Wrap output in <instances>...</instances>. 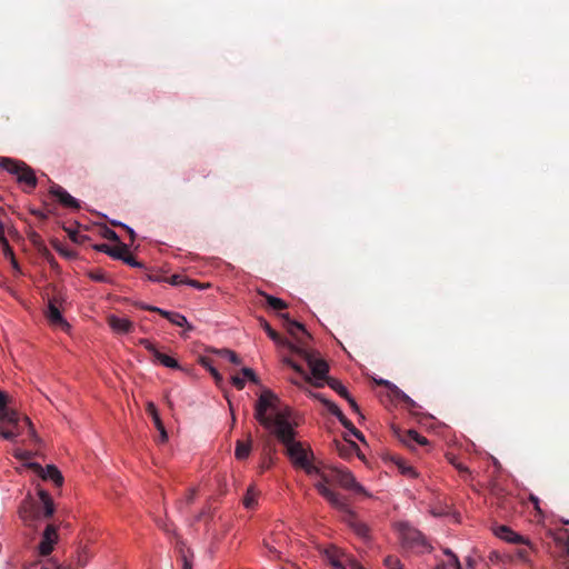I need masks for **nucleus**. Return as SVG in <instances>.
<instances>
[{
    "instance_id": "3c124183",
    "label": "nucleus",
    "mask_w": 569,
    "mask_h": 569,
    "mask_svg": "<svg viewBox=\"0 0 569 569\" xmlns=\"http://www.w3.org/2000/svg\"><path fill=\"white\" fill-rule=\"evenodd\" d=\"M345 399L348 401V403L350 405L351 409L362 417V415L360 413L359 406L356 402V400L353 399V397L350 393H348V396L345 397Z\"/></svg>"
},
{
    "instance_id": "e433bc0d",
    "label": "nucleus",
    "mask_w": 569,
    "mask_h": 569,
    "mask_svg": "<svg viewBox=\"0 0 569 569\" xmlns=\"http://www.w3.org/2000/svg\"><path fill=\"white\" fill-rule=\"evenodd\" d=\"M0 248L2 250L4 258L13 260L14 253L4 236V230H0Z\"/></svg>"
},
{
    "instance_id": "79ce46f5",
    "label": "nucleus",
    "mask_w": 569,
    "mask_h": 569,
    "mask_svg": "<svg viewBox=\"0 0 569 569\" xmlns=\"http://www.w3.org/2000/svg\"><path fill=\"white\" fill-rule=\"evenodd\" d=\"M121 260L131 266V267H134V268H141L142 267V263L137 261L136 258L128 251H126V253H123Z\"/></svg>"
},
{
    "instance_id": "680f3d73",
    "label": "nucleus",
    "mask_w": 569,
    "mask_h": 569,
    "mask_svg": "<svg viewBox=\"0 0 569 569\" xmlns=\"http://www.w3.org/2000/svg\"><path fill=\"white\" fill-rule=\"evenodd\" d=\"M104 238H107L108 240H112V241H118L119 240V237L116 233V231H113L111 229H107L106 230Z\"/></svg>"
},
{
    "instance_id": "20e7f679",
    "label": "nucleus",
    "mask_w": 569,
    "mask_h": 569,
    "mask_svg": "<svg viewBox=\"0 0 569 569\" xmlns=\"http://www.w3.org/2000/svg\"><path fill=\"white\" fill-rule=\"evenodd\" d=\"M397 531L400 546L405 551L417 555L431 552L432 546L416 528L406 522H400L397 525Z\"/></svg>"
},
{
    "instance_id": "c9c22d12",
    "label": "nucleus",
    "mask_w": 569,
    "mask_h": 569,
    "mask_svg": "<svg viewBox=\"0 0 569 569\" xmlns=\"http://www.w3.org/2000/svg\"><path fill=\"white\" fill-rule=\"evenodd\" d=\"M315 398H317L318 400H320L328 409V411L333 415L335 417L337 416H340L341 415V410L340 408L332 401L326 399L320 393H315L313 395Z\"/></svg>"
},
{
    "instance_id": "6e6d98bb",
    "label": "nucleus",
    "mask_w": 569,
    "mask_h": 569,
    "mask_svg": "<svg viewBox=\"0 0 569 569\" xmlns=\"http://www.w3.org/2000/svg\"><path fill=\"white\" fill-rule=\"evenodd\" d=\"M69 237L72 241L74 242H82L84 236L79 233L78 231H74V230H70L69 231Z\"/></svg>"
},
{
    "instance_id": "49530a36",
    "label": "nucleus",
    "mask_w": 569,
    "mask_h": 569,
    "mask_svg": "<svg viewBox=\"0 0 569 569\" xmlns=\"http://www.w3.org/2000/svg\"><path fill=\"white\" fill-rule=\"evenodd\" d=\"M22 422L28 427L30 437L33 440L38 441L39 439H38V436L36 433V430L33 428V425H32L31 420L28 417H23L22 418Z\"/></svg>"
},
{
    "instance_id": "1a4fd4ad",
    "label": "nucleus",
    "mask_w": 569,
    "mask_h": 569,
    "mask_svg": "<svg viewBox=\"0 0 569 569\" xmlns=\"http://www.w3.org/2000/svg\"><path fill=\"white\" fill-rule=\"evenodd\" d=\"M397 436L399 441L410 449H416L417 447H426L429 445V441L426 437L417 432L416 430H408L406 432H397L393 429V436Z\"/></svg>"
},
{
    "instance_id": "f03ea898",
    "label": "nucleus",
    "mask_w": 569,
    "mask_h": 569,
    "mask_svg": "<svg viewBox=\"0 0 569 569\" xmlns=\"http://www.w3.org/2000/svg\"><path fill=\"white\" fill-rule=\"evenodd\" d=\"M318 481L315 482V487L318 492L335 508L338 510H347V500L340 493L331 490L328 485L336 482L346 490H351L356 493H362L367 496L365 488L356 480L355 476L347 469L333 468H320V472L317 475Z\"/></svg>"
},
{
    "instance_id": "2f4dec72",
    "label": "nucleus",
    "mask_w": 569,
    "mask_h": 569,
    "mask_svg": "<svg viewBox=\"0 0 569 569\" xmlns=\"http://www.w3.org/2000/svg\"><path fill=\"white\" fill-rule=\"evenodd\" d=\"M21 435V426L20 422H18V428H13L12 426L2 427V430H0V436L9 441H14L19 436Z\"/></svg>"
},
{
    "instance_id": "393cba45",
    "label": "nucleus",
    "mask_w": 569,
    "mask_h": 569,
    "mask_svg": "<svg viewBox=\"0 0 569 569\" xmlns=\"http://www.w3.org/2000/svg\"><path fill=\"white\" fill-rule=\"evenodd\" d=\"M23 164H24V162H22V161H18V160L4 158V157L0 158V168L4 169L7 172H9L16 177H18L19 171Z\"/></svg>"
},
{
    "instance_id": "13d9d810",
    "label": "nucleus",
    "mask_w": 569,
    "mask_h": 569,
    "mask_svg": "<svg viewBox=\"0 0 569 569\" xmlns=\"http://www.w3.org/2000/svg\"><path fill=\"white\" fill-rule=\"evenodd\" d=\"M114 224H116V226H120V227L124 228V229L128 231L129 236H130V241H131V242H133V241H134V239H136V232H134V230H133L131 227H129V226H127V224H124V223H122V222H118V223H114Z\"/></svg>"
},
{
    "instance_id": "f8f14e48",
    "label": "nucleus",
    "mask_w": 569,
    "mask_h": 569,
    "mask_svg": "<svg viewBox=\"0 0 569 569\" xmlns=\"http://www.w3.org/2000/svg\"><path fill=\"white\" fill-rule=\"evenodd\" d=\"M50 194L58 199L61 206L70 209H79L80 204L76 198L67 192L61 186L53 184L49 190Z\"/></svg>"
},
{
    "instance_id": "864d4df0",
    "label": "nucleus",
    "mask_w": 569,
    "mask_h": 569,
    "mask_svg": "<svg viewBox=\"0 0 569 569\" xmlns=\"http://www.w3.org/2000/svg\"><path fill=\"white\" fill-rule=\"evenodd\" d=\"M147 278H148L150 281H152V282H166V281H167V278L161 277L160 274H158V273H153V272L148 273V274H147Z\"/></svg>"
},
{
    "instance_id": "5701e85b",
    "label": "nucleus",
    "mask_w": 569,
    "mask_h": 569,
    "mask_svg": "<svg viewBox=\"0 0 569 569\" xmlns=\"http://www.w3.org/2000/svg\"><path fill=\"white\" fill-rule=\"evenodd\" d=\"M342 511L347 513V516H348L347 521H348L349 526L353 529V531L359 537L367 538L368 537V527L365 523L356 520L355 515L351 512L348 505H347V510H342Z\"/></svg>"
},
{
    "instance_id": "473e14b6",
    "label": "nucleus",
    "mask_w": 569,
    "mask_h": 569,
    "mask_svg": "<svg viewBox=\"0 0 569 569\" xmlns=\"http://www.w3.org/2000/svg\"><path fill=\"white\" fill-rule=\"evenodd\" d=\"M91 557L92 555L90 550L87 547H81L76 556L77 566L81 568L86 567L89 563Z\"/></svg>"
},
{
    "instance_id": "4468645a",
    "label": "nucleus",
    "mask_w": 569,
    "mask_h": 569,
    "mask_svg": "<svg viewBox=\"0 0 569 569\" xmlns=\"http://www.w3.org/2000/svg\"><path fill=\"white\" fill-rule=\"evenodd\" d=\"M107 322L112 331L118 335L128 333L133 328V323L128 318L118 317L116 315L108 316Z\"/></svg>"
},
{
    "instance_id": "bf43d9fd",
    "label": "nucleus",
    "mask_w": 569,
    "mask_h": 569,
    "mask_svg": "<svg viewBox=\"0 0 569 569\" xmlns=\"http://www.w3.org/2000/svg\"><path fill=\"white\" fill-rule=\"evenodd\" d=\"M232 385L237 389L241 390L244 387V380L242 378H240V377L234 376V377H232Z\"/></svg>"
},
{
    "instance_id": "c85d7f7f",
    "label": "nucleus",
    "mask_w": 569,
    "mask_h": 569,
    "mask_svg": "<svg viewBox=\"0 0 569 569\" xmlns=\"http://www.w3.org/2000/svg\"><path fill=\"white\" fill-rule=\"evenodd\" d=\"M251 452V443L250 441L243 442L238 440L236 443L234 456L238 460H244L249 457Z\"/></svg>"
},
{
    "instance_id": "72a5a7b5",
    "label": "nucleus",
    "mask_w": 569,
    "mask_h": 569,
    "mask_svg": "<svg viewBox=\"0 0 569 569\" xmlns=\"http://www.w3.org/2000/svg\"><path fill=\"white\" fill-rule=\"evenodd\" d=\"M162 366L171 369L179 368L178 361L172 357L164 355L162 352H157L154 357Z\"/></svg>"
},
{
    "instance_id": "c03bdc74",
    "label": "nucleus",
    "mask_w": 569,
    "mask_h": 569,
    "mask_svg": "<svg viewBox=\"0 0 569 569\" xmlns=\"http://www.w3.org/2000/svg\"><path fill=\"white\" fill-rule=\"evenodd\" d=\"M221 355H223L224 357L228 358V360L234 365H240L241 363V360L240 358L238 357V355L232 351V350H229V349H223L220 351Z\"/></svg>"
},
{
    "instance_id": "9b49d317",
    "label": "nucleus",
    "mask_w": 569,
    "mask_h": 569,
    "mask_svg": "<svg viewBox=\"0 0 569 569\" xmlns=\"http://www.w3.org/2000/svg\"><path fill=\"white\" fill-rule=\"evenodd\" d=\"M493 533L499 539L509 542V543H523L527 545L528 540L520 536L519 533L515 532L511 528L505 525L496 526L493 528Z\"/></svg>"
},
{
    "instance_id": "f257e3e1",
    "label": "nucleus",
    "mask_w": 569,
    "mask_h": 569,
    "mask_svg": "<svg viewBox=\"0 0 569 569\" xmlns=\"http://www.w3.org/2000/svg\"><path fill=\"white\" fill-rule=\"evenodd\" d=\"M279 403L280 399L274 392L263 390L254 406V419L284 446L286 455L295 468L317 477L320 467L312 463L315 456L311 448L296 439L291 409L280 408Z\"/></svg>"
},
{
    "instance_id": "37998d69",
    "label": "nucleus",
    "mask_w": 569,
    "mask_h": 569,
    "mask_svg": "<svg viewBox=\"0 0 569 569\" xmlns=\"http://www.w3.org/2000/svg\"><path fill=\"white\" fill-rule=\"evenodd\" d=\"M187 281H188L187 277H184L182 274H173L170 278H167L166 282L170 283L171 286H181V284H186Z\"/></svg>"
},
{
    "instance_id": "f704fd0d",
    "label": "nucleus",
    "mask_w": 569,
    "mask_h": 569,
    "mask_svg": "<svg viewBox=\"0 0 569 569\" xmlns=\"http://www.w3.org/2000/svg\"><path fill=\"white\" fill-rule=\"evenodd\" d=\"M315 398H317L318 400H320L328 409V411L333 415L335 417L337 416H340L341 415V410L340 408L332 401L326 399L320 393H315L313 395Z\"/></svg>"
},
{
    "instance_id": "8fccbe9b",
    "label": "nucleus",
    "mask_w": 569,
    "mask_h": 569,
    "mask_svg": "<svg viewBox=\"0 0 569 569\" xmlns=\"http://www.w3.org/2000/svg\"><path fill=\"white\" fill-rule=\"evenodd\" d=\"M193 555L191 553L190 557H188L187 553L182 555V569H192L193 562H192Z\"/></svg>"
},
{
    "instance_id": "052dcab7",
    "label": "nucleus",
    "mask_w": 569,
    "mask_h": 569,
    "mask_svg": "<svg viewBox=\"0 0 569 569\" xmlns=\"http://www.w3.org/2000/svg\"><path fill=\"white\" fill-rule=\"evenodd\" d=\"M338 420L345 428L352 427V422L341 412L340 416H337Z\"/></svg>"
},
{
    "instance_id": "bb28decb",
    "label": "nucleus",
    "mask_w": 569,
    "mask_h": 569,
    "mask_svg": "<svg viewBox=\"0 0 569 569\" xmlns=\"http://www.w3.org/2000/svg\"><path fill=\"white\" fill-rule=\"evenodd\" d=\"M396 401H401L406 405V407L412 411L417 408L416 402L407 396L402 390H400L396 385H393V403Z\"/></svg>"
},
{
    "instance_id": "b1692460",
    "label": "nucleus",
    "mask_w": 569,
    "mask_h": 569,
    "mask_svg": "<svg viewBox=\"0 0 569 569\" xmlns=\"http://www.w3.org/2000/svg\"><path fill=\"white\" fill-rule=\"evenodd\" d=\"M260 496V491L257 489L254 485H250L247 489V492L243 497V506L247 509H253L258 505V498Z\"/></svg>"
},
{
    "instance_id": "de8ad7c7",
    "label": "nucleus",
    "mask_w": 569,
    "mask_h": 569,
    "mask_svg": "<svg viewBox=\"0 0 569 569\" xmlns=\"http://www.w3.org/2000/svg\"><path fill=\"white\" fill-rule=\"evenodd\" d=\"M242 373H243V376L246 378H248L253 383H256V385L259 383V379H258L257 375L254 373V371L251 368H243L242 369Z\"/></svg>"
},
{
    "instance_id": "cd10ccee",
    "label": "nucleus",
    "mask_w": 569,
    "mask_h": 569,
    "mask_svg": "<svg viewBox=\"0 0 569 569\" xmlns=\"http://www.w3.org/2000/svg\"><path fill=\"white\" fill-rule=\"evenodd\" d=\"M259 295L266 298L269 308H271L272 310L280 311L288 308L287 302L280 298L273 297L263 291H259Z\"/></svg>"
},
{
    "instance_id": "c756f323",
    "label": "nucleus",
    "mask_w": 569,
    "mask_h": 569,
    "mask_svg": "<svg viewBox=\"0 0 569 569\" xmlns=\"http://www.w3.org/2000/svg\"><path fill=\"white\" fill-rule=\"evenodd\" d=\"M446 458L448 462L452 465L463 478H467L471 475L469 468L461 463L455 455L447 453Z\"/></svg>"
},
{
    "instance_id": "4be33fe9",
    "label": "nucleus",
    "mask_w": 569,
    "mask_h": 569,
    "mask_svg": "<svg viewBox=\"0 0 569 569\" xmlns=\"http://www.w3.org/2000/svg\"><path fill=\"white\" fill-rule=\"evenodd\" d=\"M17 180L20 183H24L30 189H33L37 186L36 174H34L33 170L30 167H28L26 163L20 169Z\"/></svg>"
},
{
    "instance_id": "09e8293b",
    "label": "nucleus",
    "mask_w": 569,
    "mask_h": 569,
    "mask_svg": "<svg viewBox=\"0 0 569 569\" xmlns=\"http://www.w3.org/2000/svg\"><path fill=\"white\" fill-rule=\"evenodd\" d=\"M187 286H190V287H193L196 289H199V290H202V289H206V288H209L210 284L209 283H201L197 280H193V279H189L188 278V281L186 282Z\"/></svg>"
},
{
    "instance_id": "423d86ee",
    "label": "nucleus",
    "mask_w": 569,
    "mask_h": 569,
    "mask_svg": "<svg viewBox=\"0 0 569 569\" xmlns=\"http://www.w3.org/2000/svg\"><path fill=\"white\" fill-rule=\"evenodd\" d=\"M288 536L284 532H273L264 538L263 546L268 550L269 558L281 559L283 551L288 546Z\"/></svg>"
},
{
    "instance_id": "774afa93",
    "label": "nucleus",
    "mask_w": 569,
    "mask_h": 569,
    "mask_svg": "<svg viewBox=\"0 0 569 569\" xmlns=\"http://www.w3.org/2000/svg\"><path fill=\"white\" fill-rule=\"evenodd\" d=\"M198 171L203 178H208L211 173V171L207 168H200Z\"/></svg>"
},
{
    "instance_id": "a18cd8bd",
    "label": "nucleus",
    "mask_w": 569,
    "mask_h": 569,
    "mask_svg": "<svg viewBox=\"0 0 569 569\" xmlns=\"http://www.w3.org/2000/svg\"><path fill=\"white\" fill-rule=\"evenodd\" d=\"M139 343L143 346L150 353H152L153 357H156V353L159 352L154 345L148 339H140Z\"/></svg>"
},
{
    "instance_id": "dca6fc26",
    "label": "nucleus",
    "mask_w": 569,
    "mask_h": 569,
    "mask_svg": "<svg viewBox=\"0 0 569 569\" xmlns=\"http://www.w3.org/2000/svg\"><path fill=\"white\" fill-rule=\"evenodd\" d=\"M258 321H259V325L261 326V328L266 331V333L268 335V337L278 346H283V347H288L291 351L293 350V348L296 347L293 343L289 342L287 339L282 338L276 330H273L271 328V326L269 325V322L262 318V317H259L258 318Z\"/></svg>"
},
{
    "instance_id": "4d7b16f0",
    "label": "nucleus",
    "mask_w": 569,
    "mask_h": 569,
    "mask_svg": "<svg viewBox=\"0 0 569 569\" xmlns=\"http://www.w3.org/2000/svg\"><path fill=\"white\" fill-rule=\"evenodd\" d=\"M351 435H353L360 441H365V436L352 425V427L346 428Z\"/></svg>"
},
{
    "instance_id": "5fc2aeb1",
    "label": "nucleus",
    "mask_w": 569,
    "mask_h": 569,
    "mask_svg": "<svg viewBox=\"0 0 569 569\" xmlns=\"http://www.w3.org/2000/svg\"><path fill=\"white\" fill-rule=\"evenodd\" d=\"M41 569H71V568L60 566L57 563V561L51 560L48 563H46Z\"/></svg>"
},
{
    "instance_id": "69168bd1",
    "label": "nucleus",
    "mask_w": 569,
    "mask_h": 569,
    "mask_svg": "<svg viewBox=\"0 0 569 569\" xmlns=\"http://www.w3.org/2000/svg\"><path fill=\"white\" fill-rule=\"evenodd\" d=\"M373 381L377 383V385H382V386H386V387H389L390 386V381L389 380H385V379H377V378H372Z\"/></svg>"
},
{
    "instance_id": "39448f33",
    "label": "nucleus",
    "mask_w": 569,
    "mask_h": 569,
    "mask_svg": "<svg viewBox=\"0 0 569 569\" xmlns=\"http://www.w3.org/2000/svg\"><path fill=\"white\" fill-rule=\"evenodd\" d=\"M61 299L59 297H53L49 299L47 309L44 310V316L50 323V326L60 328L63 331H69L71 326L69 322L62 317L60 311Z\"/></svg>"
},
{
    "instance_id": "aec40b11",
    "label": "nucleus",
    "mask_w": 569,
    "mask_h": 569,
    "mask_svg": "<svg viewBox=\"0 0 569 569\" xmlns=\"http://www.w3.org/2000/svg\"><path fill=\"white\" fill-rule=\"evenodd\" d=\"M393 466H396L398 468L399 473L406 477L407 479L419 478V472L417 471V469L401 458L393 456Z\"/></svg>"
},
{
    "instance_id": "58836bf2",
    "label": "nucleus",
    "mask_w": 569,
    "mask_h": 569,
    "mask_svg": "<svg viewBox=\"0 0 569 569\" xmlns=\"http://www.w3.org/2000/svg\"><path fill=\"white\" fill-rule=\"evenodd\" d=\"M201 365L211 373V376L214 378L217 382H220L222 380L221 375L219 371L211 365L210 360L208 359H201Z\"/></svg>"
},
{
    "instance_id": "9d476101",
    "label": "nucleus",
    "mask_w": 569,
    "mask_h": 569,
    "mask_svg": "<svg viewBox=\"0 0 569 569\" xmlns=\"http://www.w3.org/2000/svg\"><path fill=\"white\" fill-rule=\"evenodd\" d=\"M58 541L57 528L53 525H48L42 533L41 541L39 543V553L41 556H48L52 552L54 545Z\"/></svg>"
},
{
    "instance_id": "7c9ffc66",
    "label": "nucleus",
    "mask_w": 569,
    "mask_h": 569,
    "mask_svg": "<svg viewBox=\"0 0 569 569\" xmlns=\"http://www.w3.org/2000/svg\"><path fill=\"white\" fill-rule=\"evenodd\" d=\"M280 317L286 321L287 330L290 335L296 336L299 331L306 332L303 325L291 320L288 313H281Z\"/></svg>"
},
{
    "instance_id": "0e129e2a",
    "label": "nucleus",
    "mask_w": 569,
    "mask_h": 569,
    "mask_svg": "<svg viewBox=\"0 0 569 569\" xmlns=\"http://www.w3.org/2000/svg\"><path fill=\"white\" fill-rule=\"evenodd\" d=\"M443 552L449 557V566L453 565V558L458 557L450 549H445Z\"/></svg>"
},
{
    "instance_id": "6ab92c4d",
    "label": "nucleus",
    "mask_w": 569,
    "mask_h": 569,
    "mask_svg": "<svg viewBox=\"0 0 569 569\" xmlns=\"http://www.w3.org/2000/svg\"><path fill=\"white\" fill-rule=\"evenodd\" d=\"M146 409H147V412L151 416L153 423H154L157 430L159 431V440L161 442H166L168 440V433H167V430L160 419L157 407L154 406L153 402L150 401L147 403Z\"/></svg>"
},
{
    "instance_id": "f3484780",
    "label": "nucleus",
    "mask_w": 569,
    "mask_h": 569,
    "mask_svg": "<svg viewBox=\"0 0 569 569\" xmlns=\"http://www.w3.org/2000/svg\"><path fill=\"white\" fill-rule=\"evenodd\" d=\"M335 447L341 458L349 459L353 455L360 457L359 447L356 442L345 439L343 441L336 440Z\"/></svg>"
},
{
    "instance_id": "ea45409f",
    "label": "nucleus",
    "mask_w": 569,
    "mask_h": 569,
    "mask_svg": "<svg viewBox=\"0 0 569 569\" xmlns=\"http://www.w3.org/2000/svg\"><path fill=\"white\" fill-rule=\"evenodd\" d=\"M284 363L290 366L296 372L300 373L305 380H310L309 375L302 369V367L300 365H298L293 360L287 358V359H284Z\"/></svg>"
},
{
    "instance_id": "ddd939ff",
    "label": "nucleus",
    "mask_w": 569,
    "mask_h": 569,
    "mask_svg": "<svg viewBox=\"0 0 569 569\" xmlns=\"http://www.w3.org/2000/svg\"><path fill=\"white\" fill-rule=\"evenodd\" d=\"M140 307L144 310H150V311L160 313L161 316L167 318L174 326H178V327L187 326L189 330L192 329V326H190L188 323L187 318L181 313L167 311V310L160 309L158 307H152V306L141 305Z\"/></svg>"
},
{
    "instance_id": "a878e982",
    "label": "nucleus",
    "mask_w": 569,
    "mask_h": 569,
    "mask_svg": "<svg viewBox=\"0 0 569 569\" xmlns=\"http://www.w3.org/2000/svg\"><path fill=\"white\" fill-rule=\"evenodd\" d=\"M38 496H39L41 502L43 503L44 516L51 517L54 512V505H53V500H52L51 496L43 489L38 490Z\"/></svg>"
},
{
    "instance_id": "0eeeda50",
    "label": "nucleus",
    "mask_w": 569,
    "mask_h": 569,
    "mask_svg": "<svg viewBox=\"0 0 569 569\" xmlns=\"http://www.w3.org/2000/svg\"><path fill=\"white\" fill-rule=\"evenodd\" d=\"M325 557L335 569H359V563L356 560L347 558L335 547L326 549Z\"/></svg>"
},
{
    "instance_id": "603ef678",
    "label": "nucleus",
    "mask_w": 569,
    "mask_h": 569,
    "mask_svg": "<svg viewBox=\"0 0 569 569\" xmlns=\"http://www.w3.org/2000/svg\"><path fill=\"white\" fill-rule=\"evenodd\" d=\"M529 500L532 502L533 507H535V510L540 515L542 516V510L540 508V499L535 496V495H530L529 496Z\"/></svg>"
},
{
    "instance_id": "a19ab883",
    "label": "nucleus",
    "mask_w": 569,
    "mask_h": 569,
    "mask_svg": "<svg viewBox=\"0 0 569 569\" xmlns=\"http://www.w3.org/2000/svg\"><path fill=\"white\" fill-rule=\"evenodd\" d=\"M53 247L54 249L60 253L62 254L63 257L66 258H74L76 257V253L73 250L71 249H68L66 247H63L60 242L56 241L53 242Z\"/></svg>"
},
{
    "instance_id": "4c0bfd02",
    "label": "nucleus",
    "mask_w": 569,
    "mask_h": 569,
    "mask_svg": "<svg viewBox=\"0 0 569 569\" xmlns=\"http://www.w3.org/2000/svg\"><path fill=\"white\" fill-rule=\"evenodd\" d=\"M332 390H335L340 397L345 398L348 396L349 391L347 388L337 379L330 378L327 379L326 382Z\"/></svg>"
},
{
    "instance_id": "7ed1b4c3",
    "label": "nucleus",
    "mask_w": 569,
    "mask_h": 569,
    "mask_svg": "<svg viewBox=\"0 0 569 569\" xmlns=\"http://www.w3.org/2000/svg\"><path fill=\"white\" fill-rule=\"evenodd\" d=\"M292 352L297 353L308 365L311 376H309L310 380L307 381L317 388L323 387L327 379H330L328 376L329 365L320 357L319 352L297 346L293 348Z\"/></svg>"
},
{
    "instance_id": "e2e57ef3",
    "label": "nucleus",
    "mask_w": 569,
    "mask_h": 569,
    "mask_svg": "<svg viewBox=\"0 0 569 569\" xmlns=\"http://www.w3.org/2000/svg\"><path fill=\"white\" fill-rule=\"evenodd\" d=\"M90 278L96 281H104V274L101 272H91Z\"/></svg>"
},
{
    "instance_id": "412c9836",
    "label": "nucleus",
    "mask_w": 569,
    "mask_h": 569,
    "mask_svg": "<svg viewBox=\"0 0 569 569\" xmlns=\"http://www.w3.org/2000/svg\"><path fill=\"white\" fill-rule=\"evenodd\" d=\"M556 540L563 548V555L560 558L561 567L562 569H569V532L567 530L560 531Z\"/></svg>"
},
{
    "instance_id": "2eb2a0df",
    "label": "nucleus",
    "mask_w": 569,
    "mask_h": 569,
    "mask_svg": "<svg viewBox=\"0 0 569 569\" xmlns=\"http://www.w3.org/2000/svg\"><path fill=\"white\" fill-rule=\"evenodd\" d=\"M43 480L52 481L57 487L63 483V477L60 470L53 465H47L44 468L40 465H34Z\"/></svg>"
},
{
    "instance_id": "338daca9",
    "label": "nucleus",
    "mask_w": 569,
    "mask_h": 569,
    "mask_svg": "<svg viewBox=\"0 0 569 569\" xmlns=\"http://www.w3.org/2000/svg\"><path fill=\"white\" fill-rule=\"evenodd\" d=\"M157 525H158V526H159L163 531H166L167 533H169V532H170V528L167 526V523H166L164 521L159 520V521L157 522Z\"/></svg>"
},
{
    "instance_id": "a211bd4d",
    "label": "nucleus",
    "mask_w": 569,
    "mask_h": 569,
    "mask_svg": "<svg viewBox=\"0 0 569 569\" xmlns=\"http://www.w3.org/2000/svg\"><path fill=\"white\" fill-rule=\"evenodd\" d=\"M93 249L99 252H103V253L112 257L113 259L121 260L123 253H126V251H128V246L124 243H119L117 246L111 247L107 243H99V244H94Z\"/></svg>"
},
{
    "instance_id": "6e6552de",
    "label": "nucleus",
    "mask_w": 569,
    "mask_h": 569,
    "mask_svg": "<svg viewBox=\"0 0 569 569\" xmlns=\"http://www.w3.org/2000/svg\"><path fill=\"white\" fill-rule=\"evenodd\" d=\"M9 397L6 392H0V430L2 427L12 426L18 428L20 422L19 415L16 410L8 408Z\"/></svg>"
}]
</instances>
